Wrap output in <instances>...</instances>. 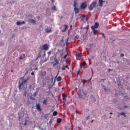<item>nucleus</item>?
Segmentation results:
<instances>
[{
  "instance_id": "obj_7",
  "label": "nucleus",
  "mask_w": 130,
  "mask_h": 130,
  "mask_svg": "<svg viewBox=\"0 0 130 130\" xmlns=\"http://www.w3.org/2000/svg\"><path fill=\"white\" fill-rule=\"evenodd\" d=\"M41 47L43 48V50H48V49H49V47H48V45L46 44L42 45Z\"/></svg>"
},
{
  "instance_id": "obj_11",
  "label": "nucleus",
  "mask_w": 130,
  "mask_h": 130,
  "mask_svg": "<svg viewBox=\"0 0 130 130\" xmlns=\"http://www.w3.org/2000/svg\"><path fill=\"white\" fill-rule=\"evenodd\" d=\"M37 110L38 111H41V107L40 106V104L39 103L37 104Z\"/></svg>"
},
{
  "instance_id": "obj_33",
  "label": "nucleus",
  "mask_w": 130,
  "mask_h": 130,
  "mask_svg": "<svg viewBox=\"0 0 130 130\" xmlns=\"http://www.w3.org/2000/svg\"><path fill=\"white\" fill-rule=\"evenodd\" d=\"M123 56H124V54H121L120 55V57H123Z\"/></svg>"
},
{
  "instance_id": "obj_48",
  "label": "nucleus",
  "mask_w": 130,
  "mask_h": 130,
  "mask_svg": "<svg viewBox=\"0 0 130 130\" xmlns=\"http://www.w3.org/2000/svg\"><path fill=\"white\" fill-rule=\"evenodd\" d=\"M114 56H115V54H114L113 55V57H114Z\"/></svg>"
},
{
  "instance_id": "obj_6",
  "label": "nucleus",
  "mask_w": 130,
  "mask_h": 130,
  "mask_svg": "<svg viewBox=\"0 0 130 130\" xmlns=\"http://www.w3.org/2000/svg\"><path fill=\"white\" fill-rule=\"evenodd\" d=\"M18 119L19 120H21V118H23V117H24V112H19L18 113Z\"/></svg>"
},
{
  "instance_id": "obj_51",
  "label": "nucleus",
  "mask_w": 130,
  "mask_h": 130,
  "mask_svg": "<svg viewBox=\"0 0 130 130\" xmlns=\"http://www.w3.org/2000/svg\"><path fill=\"white\" fill-rule=\"evenodd\" d=\"M72 27H73V25H71L70 26V28H72Z\"/></svg>"
},
{
  "instance_id": "obj_47",
  "label": "nucleus",
  "mask_w": 130,
  "mask_h": 130,
  "mask_svg": "<svg viewBox=\"0 0 130 130\" xmlns=\"http://www.w3.org/2000/svg\"><path fill=\"white\" fill-rule=\"evenodd\" d=\"M61 42H63V39H62L61 41Z\"/></svg>"
},
{
  "instance_id": "obj_17",
  "label": "nucleus",
  "mask_w": 130,
  "mask_h": 130,
  "mask_svg": "<svg viewBox=\"0 0 130 130\" xmlns=\"http://www.w3.org/2000/svg\"><path fill=\"white\" fill-rule=\"evenodd\" d=\"M76 57L78 58H82V54L79 53L76 55Z\"/></svg>"
},
{
  "instance_id": "obj_57",
  "label": "nucleus",
  "mask_w": 130,
  "mask_h": 130,
  "mask_svg": "<svg viewBox=\"0 0 130 130\" xmlns=\"http://www.w3.org/2000/svg\"><path fill=\"white\" fill-rule=\"evenodd\" d=\"M76 113H78V111H76Z\"/></svg>"
},
{
  "instance_id": "obj_19",
  "label": "nucleus",
  "mask_w": 130,
  "mask_h": 130,
  "mask_svg": "<svg viewBox=\"0 0 130 130\" xmlns=\"http://www.w3.org/2000/svg\"><path fill=\"white\" fill-rule=\"evenodd\" d=\"M52 10L54 11L55 12L56 11V7H55V6H53L52 7Z\"/></svg>"
},
{
  "instance_id": "obj_59",
  "label": "nucleus",
  "mask_w": 130,
  "mask_h": 130,
  "mask_svg": "<svg viewBox=\"0 0 130 130\" xmlns=\"http://www.w3.org/2000/svg\"><path fill=\"white\" fill-rule=\"evenodd\" d=\"M25 88H27V85H25Z\"/></svg>"
},
{
  "instance_id": "obj_10",
  "label": "nucleus",
  "mask_w": 130,
  "mask_h": 130,
  "mask_svg": "<svg viewBox=\"0 0 130 130\" xmlns=\"http://www.w3.org/2000/svg\"><path fill=\"white\" fill-rule=\"evenodd\" d=\"M105 2V1L103 0H99V7H103V3Z\"/></svg>"
},
{
  "instance_id": "obj_37",
  "label": "nucleus",
  "mask_w": 130,
  "mask_h": 130,
  "mask_svg": "<svg viewBox=\"0 0 130 130\" xmlns=\"http://www.w3.org/2000/svg\"><path fill=\"white\" fill-rule=\"evenodd\" d=\"M125 31H127V32H130V29H126Z\"/></svg>"
},
{
  "instance_id": "obj_62",
  "label": "nucleus",
  "mask_w": 130,
  "mask_h": 130,
  "mask_svg": "<svg viewBox=\"0 0 130 130\" xmlns=\"http://www.w3.org/2000/svg\"><path fill=\"white\" fill-rule=\"evenodd\" d=\"M36 93H37V92H35V94H36Z\"/></svg>"
},
{
  "instance_id": "obj_9",
  "label": "nucleus",
  "mask_w": 130,
  "mask_h": 130,
  "mask_svg": "<svg viewBox=\"0 0 130 130\" xmlns=\"http://www.w3.org/2000/svg\"><path fill=\"white\" fill-rule=\"evenodd\" d=\"M26 22L25 21H17L16 22V25H17V26H21L22 25H23V24H25Z\"/></svg>"
},
{
  "instance_id": "obj_29",
  "label": "nucleus",
  "mask_w": 130,
  "mask_h": 130,
  "mask_svg": "<svg viewBox=\"0 0 130 130\" xmlns=\"http://www.w3.org/2000/svg\"><path fill=\"white\" fill-rule=\"evenodd\" d=\"M77 2H78V0H74V4H78L77 3Z\"/></svg>"
},
{
  "instance_id": "obj_42",
  "label": "nucleus",
  "mask_w": 130,
  "mask_h": 130,
  "mask_svg": "<svg viewBox=\"0 0 130 130\" xmlns=\"http://www.w3.org/2000/svg\"><path fill=\"white\" fill-rule=\"evenodd\" d=\"M88 29H89V28L87 27V28H86L87 31L86 32V33H87Z\"/></svg>"
},
{
  "instance_id": "obj_18",
  "label": "nucleus",
  "mask_w": 130,
  "mask_h": 130,
  "mask_svg": "<svg viewBox=\"0 0 130 130\" xmlns=\"http://www.w3.org/2000/svg\"><path fill=\"white\" fill-rule=\"evenodd\" d=\"M46 32L47 33H50V32H51V28H47V29H46Z\"/></svg>"
},
{
  "instance_id": "obj_35",
  "label": "nucleus",
  "mask_w": 130,
  "mask_h": 130,
  "mask_svg": "<svg viewBox=\"0 0 130 130\" xmlns=\"http://www.w3.org/2000/svg\"><path fill=\"white\" fill-rule=\"evenodd\" d=\"M31 76H34V72H32L31 73Z\"/></svg>"
},
{
  "instance_id": "obj_5",
  "label": "nucleus",
  "mask_w": 130,
  "mask_h": 130,
  "mask_svg": "<svg viewBox=\"0 0 130 130\" xmlns=\"http://www.w3.org/2000/svg\"><path fill=\"white\" fill-rule=\"evenodd\" d=\"M88 7V5L87 4V2H84L81 3L80 5V9L81 11L82 10H86L87 9V7Z\"/></svg>"
},
{
  "instance_id": "obj_16",
  "label": "nucleus",
  "mask_w": 130,
  "mask_h": 130,
  "mask_svg": "<svg viewBox=\"0 0 130 130\" xmlns=\"http://www.w3.org/2000/svg\"><path fill=\"white\" fill-rule=\"evenodd\" d=\"M22 56H20L19 57L20 60H21V59H24V58H25V54H22Z\"/></svg>"
},
{
  "instance_id": "obj_13",
  "label": "nucleus",
  "mask_w": 130,
  "mask_h": 130,
  "mask_svg": "<svg viewBox=\"0 0 130 130\" xmlns=\"http://www.w3.org/2000/svg\"><path fill=\"white\" fill-rule=\"evenodd\" d=\"M69 26L68 25H64V28L62 30V32H66L67 31V29H68Z\"/></svg>"
},
{
  "instance_id": "obj_14",
  "label": "nucleus",
  "mask_w": 130,
  "mask_h": 130,
  "mask_svg": "<svg viewBox=\"0 0 130 130\" xmlns=\"http://www.w3.org/2000/svg\"><path fill=\"white\" fill-rule=\"evenodd\" d=\"M68 65H63L61 68L62 71H64L66 69H68Z\"/></svg>"
},
{
  "instance_id": "obj_21",
  "label": "nucleus",
  "mask_w": 130,
  "mask_h": 130,
  "mask_svg": "<svg viewBox=\"0 0 130 130\" xmlns=\"http://www.w3.org/2000/svg\"><path fill=\"white\" fill-rule=\"evenodd\" d=\"M57 122H58V123H60V122H61V118H58L57 119Z\"/></svg>"
},
{
  "instance_id": "obj_3",
  "label": "nucleus",
  "mask_w": 130,
  "mask_h": 130,
  "mask_svg": "<svg viewBox=\"0 0 130 130\" xmlns=\"http://www.w3.org/2000/svg\"><path fill=\"white\" fill-rule=\"evenodd\" d=\"M97 6V1H94L92 2V3L90 5L89 7H88V9L89 11H93V9L94 8H96Z\"/></svg>"
},
{
  "instance_id": "obj_44",
  "label": "nucleus",
  "mask_w": 130,
  "mask_h": 130,
  "mask_svg": "<svg viewBox=\"0 0 130 130\" xmlns=\"http://www.w3.org/2000/svg\"><path fill=\"white\" fill-rule=\"evenodd\" d=\"M103 36L105 38V36H104V34H102Z\"/></svg>"
},
{
  "instance_id": "obj_22",
  "label": "nucleus",
  "mask_w": 130,
  "mask_h": 130,
  "mask_svg": "<svg viewBox=\"0 0 130 130\" xmlns=\"http://www.w3.org/2000/svg\"><path fill=\"white\" fill-rule=\"evenodd\" d=\"M81 66V67H85L86 66V61L82 62Z\"/></svg>"
},
{
  "instance_id": "obj_15",
  "label": "nucleus",
  "mask_w": 130,
  "mask_h": 130,
  "mask_svg": "<svg viewBox=\"0 0 130 130\" xmlns=\"http://www.w3.org/2000/svg\"><path fill=\"white\" fill-rule=\"evenodd\" d=\"M86 16L85 14L82 15L81 16H80L81 21H83L85 18H86Z\"/></svg>"
},
{
  "instance_id": "obj_61",
  "label": "nucleus",
  "mask_w": 130,
  "mask_h": 130,
  "mask_svg": "<svg viewBox=\"0 0 130 130\" xmlns=\"http://www.w3.org/2000/svg\"><path fill=\"white\" fill-rule=\"evenodd\" d=\"M90 80H92V78H91L90 79Z\"/></svg>"
},
{
  "instance_id": "obj_56",
  "label": "nucleus",
  "mask_w": 130,
  "mask_h": 130,
  "mask_svg": "<svg viewBox=\"0 0 130 130\" xmlns=\"http://www.w3.org/2000/svg\"><path fill=\"white\" fill-rule=\"evenodd\" d=\"M75 17H77V14H75Z\"/></svg>"
},
{
  "instance_id": "obj_54",
  "label": "nucleus",
  "mask_w": 130,
  "mask_h": 130,
  "mask_svg": "<svg viewBox=\"0 0 130 130\" xmlns=\"http://www.w3.org/2000/svg\"><path fill=\"white\" fill-rule=\"evenodd\" d=\"M110 114H112V112H110Z\"/></svg>"
},
{
  "instance_id": "obj_28",
  "label": "nucleus",
  "mask_w": 130,
  "mask_h": 130,
  "mask_svg": "<svg viewBox=\"0 0 130 130\" xmlns=\"http://www.w3.org/2000/svg\"><path fill=\"white\" fill-rule=\"evenodd\" d=\"M47 54L48 55V56H50L51 54V51H49L48 53H47Z\"/></svg>"
},
{
  "instance_id": "obj_49",
  "label": "nucleus",
  "mask_w": 130,
  "mask_h": 130,
  "mask_svg": "<svg viewBox=\"0 0 130 130\" xmlns=\"http://www.w3.org/2000/svg\"><path fill=\"white\" fill-rule=\"evenodd\" d=\"M3 18H7V16L5 15V16H3Z\"/></svg>"
},
{
  "instance_id": "obj_50",
  "label": "nucleus",
  "mask_w": 130,
  "mask_h": 130,
  "mask_svg": "<svg viewBox=\"0 0 130 130\" xmlns=\"http://www.w3.org/2000/svg\"><path fill=\"white\" fill-rule=\"evenodd\" d=\"M35 70L36 71H37V70H38V68H36Z\"/></svg>"
},
{
  "instance_id": "obj_63",
  "label": "nucleus",
  "mask_w": 130,
  "mask_h": 130,
  "mask_svg": "<svg viewBox=\"0 0 130 130\" xmlns=\"http://www.w3.org/2000/svg\"><path fill=\"white\" fill-rule=\"evenodd\" d=\"M71 19H73V16H72V17L71 18Z\"/></svg>"
},
{
  "instance_id": "obj_25",
  "label": "nucleus",
  "mask_w": 130,
  "mask_h": 130,
  "mask_svg": "<svg viewBox=\"0 0 130 130\" xmlns=\"http://www.w3.org/2000/svg\"><path fill=\"white\" fill-rule=\"evenodd\" d=\"M31 23H32V24H35V23H36V20H34V19H31L30 20Z\"/></svg>"
},
{
  "instance_id": "obj_38",
  "label": "nucleus",
  "mask_w": 130,
  "mask_h": 130,
  "mask_svg": "<svg viewBox=\"0 0 130 130\" xmlns=\"http://www.w3.org/2000/svg\"><path fill=\"white\" fill-rule=\"evenodd\" d=\"M89 118H90V116H88L87 117H86V119H88Z\"/></svg>"
},
{
  "instance_id": "obj_60",
  "label": "nucleus",
  "mask_w": 130,
  "mask_h": 130,
  "mask_svg": "<svg viewBox=\"0 0 130 130\" xmlns=\"http://www.w3.org/2000/svg\"><path fill=\"white\" fill-rule=\"evenodd\" d=\"M109 71L110 72V69H109Z\"/></svg>"
},
{
  "instance_id": "obj_2",
  "label": "nucleus",
  "mask_w": 130,
  "mask_h": 130,
  "mask_svg": "<svg viewBox=\"0 0 130 130\" xmlns=\"http://www.w3.org/2000/svg\"><path fill=\"white\" fill-rule=\"evenodd\" d=\"M98 27H99V23L97 22L94 23V25L91 26L93 33L98 32V31L96 29Z\"/></svg>"
},
{
  "instance_id": "obj_12",
  "label": "nucleus",
  "mask_w": 130,
  "mask_h": 130,
  "mask_svg": "<svg viewBox=\"0 0 130 130\" xmlns=\"http://www.w3.org/2000/svg\"><path fill=\"white\" fill-rule=\"evenodd\" d=\"M81 89H80L78 92H77V94L78 95V96H79V98H82V94L81 93Z\"/></svg>"
},
{
  "instance_id": "obj_40",
  "label": "nucleus",
  "mask_w": 130,
  "mask_h": 130,
  "mask_svg": "<svg viewBox=\"0 0 130 130\" xmlns=\"http://www.w3.org/2000/svg\"><path fill=\"white\" fill-rule=\"evenodd\" d=\"M66 106V103H64V104H63V107H64Z\"/></svg>"
},
{
  "instance_id": "obj_26",
  "label": "nucleus",
  "mask_w": 130,
  "mask_h": 130,
  "mask_svg": "<svg viewBox=\"0 0 130 130\" xmlns=\"http://www.w3.org/2000/svg\"><path fill=\"white\" fill-rule=\"evenodd\" d=\"M62 96L63 100H64V99H66V94L62 93Z\"/></svg>"
},
{
  "instance_id": "obj_64",
  "label": "nucleus",
  "mask_w": 130,
  "mask_h": 130,
  "mask_svg": "<svg viewBox=\"0 0 130 130\" xmlns=\"http://www.w3.org/2000/svg\"><path fill=\"white\" fill-rule=\"evenodd\" d=\"M11 72H13V70H12Z\"/></svg>"
},
{
  "instance_id": "obj_31",
  "label": "nucleus",
  "mask_w": 130,
  "mask_h": 130,
  "mask_svg": "<svg viewBox=\"0 0 130 130\" xmlns=\"http://www.w3.org/2000/svg\"><path fill=\"white\" fill-rule=\"evenodd\" d=\"M68 56V54H66L63 57L64 59H66L67 58V57Z\"/></svg>"
},
{
  "instance_id": "obj_52",
  "label": "nucleus",
  "mask_w": 130,
  "mask_h": 130,
  "mask_svg": "<svg viewBox=\"0 0 130 130\" xmlns=\"http://www.w3.org/2000/svg\"><path fill=\"white\" fill-rule=\"evenodd\" d=\"M93 121H94V120H92L91 121V122L92 123V122H93Z\"/></svg>"
},
{
  "instance_id": "obj_34",
  "label": "nucleus",
  "mask_w": 130,
  "mask_h": 130,
  "mask_svg": "<svg viewBox=\"0 0 130 130\" xmlns=\"http://www.w3.org/2000/svg\"><path fill=\"white\" fill-rule=\"evenodd\" d=\"M24 125H27V120L25 121Z\"/></svg>"
},
{
  "instance_id": "obj_39",
  "label": "nucleus",
  "mask_w": 130,
  "mask_h": 130,
  "mask_svg": "<svg viewBox=\"0 0 130 130\" xmlns=\"http://www.w3.org/2000/svg\"><path fill=\"white\" fill-rule=\"evenodd\" d=\"M106 80V79H101V81H105Z\"/></svg>"
},
{
  "instance_id": "obj_45",
  "label": "nucleus",
  "mask_w": 130,
  "mask_h": 130,
  "mask_svg": "<svg viewBox=\"0 0 130 130\" xmlns=\"http://www.w3.org/2000/svg\"><path fill=\"white\" fill-rule=\"evenodd\" d=\"M124 107V108H127V107H127V106H125Z\"/></svg>"
},
{
  "instance_id": "obj_46",
  "label": "nucleus",
  "mask_w": 130,
  "mask_h": 130,
  "mask_svg": "<svg viewBox=\"0 0 130 130\" xmlns=\"http://www.w3.org/2000/svg\"><path fill=\"white\" fill-rule=\"evenodd\" d=\"M51 122H52V121L50 120L49 123H51Z\"/></svg>"
},
{
  "instance_id": "obj_55",
  "label": "nucleus",
  "mask_w": 130,
  "mask_h": 130,
  "mask_svg": "<svg viewBox=\"0 0 130 130\" xmlns=\"http://www.w3.org/2000/svg\"><path fill=\"white\" fill-rule=\"evenodd\" d=\"M94 35H96V34H97V33H94Z\"/></svg>"
},
{
  "instance_id": "obj_20",
  "label": "nucleus",
  "mask_w": 130,
  "mask_h": 130,
  "mask_svg": "<svg viewBox=\"0 0 130 130\" xmlns=\"http://www.w3.org/2000/svg\"><path fill=\"white\" fill-rule=\"evenodd\" d=\"M57 82H59L60 81H61V77L59 76L57 78Z\"/></svg>"
},
{
  "instance_id": "obj_36",
  "label": "nucleus",
  "mask_w": 130,
  "mask_h": 130,
  "mask_svg": "<svg viewBox=\"0 0 130 130\" xmlns=\"http://www.w3.org/2000/svg\"><path fill=\"white\" fill-rule=\"evenodd\" d=\"M26 94H27V91H25L24 93L23 94L24 96H26Z\"/></svg>"
},
{
  "instance_id": "obj_53",
  "label": "nucleus",
  "mask_w": 130,
  "mask_h": 130,
  "mask_svg": "<svg viewBox=\"0 0 130 130\" xmlns=\"http://www.w3.org/2000/svg\"><path fill=\"white\" fill-rule=\"evenodd\" d=\"M63 17L61 16V19H63Z\"/></svg>"
},
{
  "instance_id": "obj_30",
  "label": "nucleus",
  "mask_w": 130,
  "mask_h": 130,
  "mask_svg": "<svg viewBox=\"0 0 130 130\" xmlns=\"http://www.w3.org/2000/svg\"><path fill=\"white\" fill-rule=\"evenodd\" d=\"M51 2H52V5H54V3H55V1L54 0H51Z\"/></svg>"
},
{
  "instance_id": "obj_58",
  "label": "nucleus",
  "mask_w": 130,
  "mask_h": 130,
  "mask_svg": "<svg viewBox=\"0 0 130 130\" xmlns=\"http://www.w3.org/2000/svg\"><path fill=\"white\" fill-rule=\"evenodd\" d=\"M104 89L105 90V91H106V88H104Z\"/></svg>"
},
{
  "instance_id": "obj_24",
  "label": "nucleus",
  "mask_w": 130,
  "mask_h": 130,
  "mask_svg": "<svg viewBox=\"0 0 130 130\" xmlns=\"http://www.w3.org/2000/svg\"><path fill=\"white\" fill-rule=\"evenodd\" d=\"M43 104H45V105H47V100H45L43 102Z\"/></svg>"
},
{
  "instance_id": "obj_43",
  "label": "nucleus",
  "mask_w": 130,
  "mask_h": 130,
  "mask_svg": "<svg viewBox=\"0 0 130 130\" xmlns=\"http://www.w3.org/2000/svg\"><path fill=\"white\" fill-rule=\"evenodd\" d=\"M86 81L85 80H83V83H86Z\"/></svg>"
},
{
  "instance_id": "obj_32",
  "label": "nucleus",
  "mask_w": 130,
  "mask_h": 130,
  "mask_svg": "<svg viewBox=\"0 0 130 130\" xmlns=\"http://www.w3.org/2000/svg\"><path fill=\"white\" fill-rule=\"evenodd\" d=\"M28 17H29V18H32V17H33V15H31V14H29V15H28Z\"/></svg>"
},
{
  "instance_id": "obj_4",
  "label": "nucleus",
  "mask_w": 130,
  "mask_h": 130,
  "mask_svg": "<svg viewBox=\"0 0 130 130\" xmlns=\"http://www.w3.org/2000/svg\"><path fill=\"white\" fill-rule=\"evenodd\" d=\"M73 6H74V11L75 12V14H79V13H80V10L81 9V8H78V7H79V5H78V4H73Z\"/></svg>"
},
{
  "instance_id": "obj_8",
  "label": "nucleus",
  "mask_w": 130,
  "mask_h": 130,
  "mask_svg": "<svg viewBox=\"0 0 130 130\" xmlns=\"http://www.w3.org/2000/svg\"><path fill=\"white\" fill-rule=\"evenodd\" d=\"M55 62H53V67H55L56 64H58L59 63V60L57 59L56 57L54 58Z\"/></svg>"
},
{
  "instance_id": "obj_27",
  "label": "nucleus",
  "mask_w": 130,
  "mask_h": 130,
  "mask_svg": "<svg viewBox=\"0 0 130 130\" xmlns=\"http://www.w3.org/2000/svg\"><path fill=\"white\" fill-rule=\"evenodd\" d=\"M119 114H120L121 115H123L124 116V117H126L125 113H124V112L120 113Z\"/></svg>"
},
{
  "instance_id": "obj_23",
  "label": "nucleus",
  "mask_w": 130,
  "mask_h": 130,
  "mask_svg": "<svg viewBox=\"0 0 130 130\" xmlns=\"http://www.w3.org/2000/svg\"><path fill=\"white\" fill-rule=\"evenodd\" d=\"M57 115V111H54L53 113V116H56Z\"/></svg>"
},
{
  "instance_id": "obj_41",
  "label": "nucleus",
  "mask_w": 130,
  "mask_h": 130,
  "mask_svg": "<svg viewBox=\"0 0 130 130\" xmlns=\"http://www.w3.org/2000/svg\"><path fill=\"white\" fill-rule=\"evenodd\" d=\"M67 41L66 43L68 42V41H69V37H68V38H67Z\"/></svg>"
},
{
  "instance_id": "obj_1",
  "label": "nucleus",
  "mask_w": 130,
  "mask_h": 130,
  "mask_svg": "<svg viewBox=\"0 0 130 130\" xmlns=\"http://www.w3.org/2000/svg\"><path fill=\"white\" fill-rule=\"evenodd\" d=\"M28 81H29V77L24 79V77H21L19 79V89L21 90L22 88H24L25 87V85H27V83H28Z\"/></svg>"
}]
</instances>
